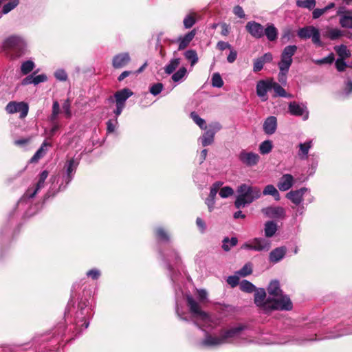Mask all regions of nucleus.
<instances>
[{
	"mask_svg": "<svg viewBox=\"0 0 352 352\" xmlns=\"http://www.w3.org/2000/svg\"><path fill=\"white\" fill-rule=\"evenodd\" d=\"M199 302H197L191 296H187L186 300L190 311L195 318V323L199 327H213L217 322L205 311L201 309L199 304L207 302V292L204 289L197 290Z\"/></svg>",
	"mask_w": 352,
	"mask_h": 352,
	"instance_id": "obj_1",
	"label": "nucleus"
},
{
	"mask_svg": "<svg viewBox=\"0 0 352 352\" xmlns=\"http://www.w3.org/2000/svg\"><path fill=\"white\" fill-rule=\"evenodd\" d=\"M266 298V292L263 289H257L254 294V302L256 305L266 311L272 310H291L292 302L288 296H282L281 298L271 299L270 296Z\"/></svg>",
	"mask_w": 352,
	"mask_h": 352,
	"instance_id": "obj_2",
	"label": "nucleus"
},
{
	"mask_svg": "<svg viewBox=\"0 0 352 352\" xmlns=\"http://www.w3.org/2000/svg\"><path fill=\"white\" fill-rule=\"evenodd\" d=\"M245 326L239 324L236 327H232L230 329L223 331L219 336H207L202 344L204 346H214L225 343L233 342L242 335V331Z\"/></svg>",
	"mask_w": 352,
	"mask_h": 352,
	"instance_id": "obj_3",
	"label": "nucleus"
},
{
	"mask_svg": "<svg viewBox=\"0 0 352 352\" xmlns=\"http://www.w3.org/2000/svg\"><path fill=\"white\" fill-rule=\"evenodd\" d=\"M238 195L234 202L236 208L245 207L246 205L251 204L255 199H258L261 195L259 188L256 186H248L245 184L240 185L237 188Z\"/></svg>",
	"mask_w": 352,
	"mask_h": 352,
	"instance_id": "obj_4",
	"label": "nucleus"
},
{
	"mask_svg": "<svg viewBox=\"0 0 352 352\" xmlns=\"http://www.w3.org/2000/svg\"><path fill=\"white\" fill-rule=\"evenodd\" d=\"M298 47L295 45L286 46L280 55V60L278 63L280 70L278 74V80L284 83L286 82V75L292 64L293 56L296 54Z\"/></svg>",
	"mask_w": 352,
	"mask_h": 352,
	"instance_id": "obj_5",
	"label": "nucleus"
},
{
	"mask_svg": "<svg viewBox=\"0 0 352 352\" xmlns=\"http://www.w3.org/2000/svg\"><path fill=\"white\" fill-rule=\"evenodd\" d=\"M3 47L10 51L12 58H18L25 53L26 43L21 36H11L4 41Z\"/></svg>",
	"mask_w": 352,
	"mask_h": 352,
	"instance_id": "obj_6",
	"label": "nucleus"
},
{
	"mask_svg": "<svg viewBox=\"0 0 352 352\" xmlns=\"http://www.w3.org/2000/svg\"><path fill=\"white\" fill-rule=\"evenodd\" d=\"M297 35L301 39L311 38L313 43L317 46L322 45L320 31L313 25H307L300 28L297 32Z\"/></svg>",
	"mask_w": 352,
	"mask_h": 352,
	"instance_id": "obj_7",
	"label": "nucleus"
},
{
	"mask_svg": "<svg viewBox=\"0 0 352 352\" xmlns=\"http://www.w3.org/2000/svg\"><path fill=\"white\" fill-rule=\"evenodd\" d=\"M270 247L271 243L269 240L263 238H254L243 243L241 249L261 252L268 251Z\"/></svg>",
	"mask_w": 352,
	"mask_h": 352,
	"instance_id": "obj_8",
	"label": "nucleus"
},
{
	"mask_svg": "<svg viewBox=\"0 0 352 352\" xmlns=\"http://www.w3.org/2000/svg\"><path fill=\"white\" fill-rule=\"evenodd\" d=\"M6 111L10 114L19 113V118L23 119L28 113L29 107L25 102L12 101L6 105Z\"/></svg>",
	"mask_w": 352,
	"mask_h": 352,
	"instance_id": "obj_9",
	"label": "nucleus"
},
{
	"mask_svg": "<svg viewBox=\"0 0 352 352\" xmlns=\"http://www.w3.org/2000/svg\"><path fill=\"white\" fill-rule=\"evenodd\" d=\"M221 129V125L219 122H214L208 125V129L200 138L203 146H207L213 143L214 135Z\"/></svg>",
	"mask_w": 352,
	"mask_h": 352,
	"instance_id": "obj_10",
	"label": "nucleus"
},
{
	"mask_svg": "<svg viewBox=\"0 0 352 352\" xmlns=\"http://www.w3.org/2000/svg\"><path fill=\"white\" fill-rule=\"evenodd\" d=\"M239 158L243 164L248 166H252L258 162L260 157L255 153L243 150L239 153Z\"/></svg>",
	"mask_w": 352,
	"mask_h": 352,
	"instance_id": "obj_11",
	"label": "nucleus"
},
{
	"mask_svg": "<svg viewBox=\"0 0 352 352\" xmlns=\"http://www.w3.org/2000/svg\"><path fill=\"white\" fill-rule=\"evenodd\" d=\"M245 28L254 38H260L264 36V28L258 23L249 21L247 23Z\"/></svg>",
	"mask_w": 352,
	"mask_h": 352,
	"instance_id": "obj_12",
	"label": "nucleus"
},
{
	"mask_svg": "<svg viewBox=\"0 0 352 352\" xmlns=\"http://www.w3.org/2000/svg\"><path fill=\"white\" fill-rule=\"evenodd\" d=\"M271 80H261L256 85V94L263 101L267 100V93L271 89Z\"/></svg>",
	"mask_w": 352,
	"mask_h": 352,
	"instance_id": "obj_13",
	"label": "nucleus"
},
{
	"mask_svg": "<svg viewBox=\"0 0 352 352\" xmlns=\"http://www.w3.org/2000/svg\"><path fill=\"white\" fill-rule=\"evenodd\" d=\"M289 111L291 114L296 116H302L304 120L308 118V111L304 105H300L296 102H290Z\"/></svg>",
	"mask_w": 352,
	"mask_h": 352,
	"instance_id": "obj_14",
	"label": "nucleus"
},
{
	"mask_svg": "<svg viewBox=\"0 0 352 352\" xmlns=\"http://www.w3.org/2000/svg\"><path fill=\"white\" fill-rule=\"evenodd\" d=\"M338 15L340 16V24L342 28L352 29V15L350 11H345L344 8H340L338 10Z\"/></svg>",
	"mask_w": 352,
	"mask_h": 352,
	"instance_id": "obj_15",
	"label": "nucleus"
},
{
	"mask_svg": "<svg viewBox=\"0 0 352 352\" xmlns=\"http://www.w3.org/2000/svg\"><path fill=\"white\" fill-rule=\"evenodd\" d=\"M307 190V189L306 188L292 190L287 194L286 197L294 204L299 205L302 202V197Z\"/></svg>",
	"mask_w": 352,
	"mask_h": 352,
	"instance_id": "obj_16",
	"label": "nucleus"
},
{
	"mask_svg": "<svg viewBox=\"0 0 352 352\" xmlns=\"http://www.w3.org/2000/svg\"><path fill=\"white\" fill-rule=\"evenodd\" d=\"M267 292L270 296H272L271 299H280L282 296H287L286 295L283 294L282 291L280 289L279 283L277 280H273L270 283Z\"/></svg>",
	"mask_w": 352,
	"mask_h": 352,
	"instance_id": "obj_17",
	"label": "nucleus"
},
{
	"mask_svg": "<svg viewBox=\"0 0 352 352\" xmlns=\"http://www.w3.org/2000/svg\"><path fill=\"white\" fill-rule=\"evenodd\" d=\"M262 212L270 218H283L285 217V210L282 207H268L263 209Z\"/></svg>",
	"mask_w": 352,
	"mask_h": 352,
	"instance_id": "obj_18",
	"label": "nucleus"
},
{
	"mask_svg": "<svg viewBox=\"0 0 352 352\" xmlns=\"http://www.w3.org/2000/svg\"><path fill=\"white\" fill-rule=\"evenodd\" d=\"M293 183V176L290 174H285L280 177L277 186L280 190L286 191L292 186Z\"/></svg>",
	"mask_w": 352,
	"mask_h": 352,
	"instance_id": "obj_19",
	"label": "nucleus"
},
{
	"mask_svg": "<svg viewBox=\"0 0 352 352\" xmlns=\"http://www.w3.org/2000/svg\"><path fill=\"white\" fill-rule=\"evenodd\" d=\"M130 56L128 53H122L115 56L113 58V66L118 69L125 66L130 61Z\"/></svg>",
	"mask_w": 352,
	"mask_h": 352,
	"instance_id": "obj_20",
	"label": "nucleus"
},
{
	"mask_svg": "<svg viewBox=\"0 0 352 352\" xmlns=\"http://www.w3.org/2000/svg\"><path fill=\"white\" fill-rule=\"evenodd\" d=\"M47 177L48 172L47 170H43L39 175V179L36 184V188L32 192L31 191V189H28L26 192V196L30 198H32L41 188H43L45 181Z\"/></svg>",
	"mask_w": 352,
	"mask_h": 352,
	"instance_id": "obj_21",
	"label": "nucleus"
},
{
	"mask_svg": "<svg viewBox=\"0 0 352 352\" xmlns=\"http://www.w3.org/2000/svg\"><path fill=\"white\" fill-rule=\"evenodd\" d=\"M277 127V120L274 116L268 117L264 122L263 130L265 133L272 135L273 134Z\"/></svg>",
	"mask_w": 352,
	"mask_h": 352,
	"instance_id": "obj_22",
	"label": "nucleus"
},
{
	"mask_svg": "<svg viewBox=\"0 0 352 352\" xmlns=\"http://www.w3.org/2000/svg\"><path fill=\"white\" fill-rule=\"evenodd\" d=\"M133 92L127 88L121 89L115 94V98L117 104L124 105L126 100L131 96Z\"/></svg>",
	"mask_w": 352,
	"mask_h": 352,
	"instance_id": "obj_23",
	"label": "nucleus"
},
{
	"mask_svg": "<svg viewBox=\"0 0 352 352\" xmlns=\"http://www.w3.org/2000/svg\"><path fill=\"white\" fill-rule=\"evenodd\" d=\"M196 34L195 30H192V31L187 33L185 36L182 37H179L178 39L179 41V50H184L192 41Z\"/></svg>",
	"mask_w": 352,
	"mask_h": 352,
	"instance_id": "obj_24",
	"label": "nucleus"
},
{
	"mask_svg": "<svg viewBox=\"0 0 352 352\" xmlns=\"http://www.w3.org/2000/svg\"><path fill=\"white\" fill-rule=\"evenodd\" d=\"M286 248L285 247H279L272 250L270 254V260L272 263L280 261L285 255Z\"/></svg>",
	"mask_w": 352,
	"mask_h": 352,
	"instance_id": "obj_25",
	"label": "nucleus"
},
{
	"mask_svg": "<svg viewBox=\"0 0 352 352\" xmlns=\"http://www.w3.org/2000/svg\"><path fill=\"white\" fill-rule=\"evenodd\" d=\"M264 35L270 41L276 40L278 36V30L276 27L272 24H268L265 29H264Z\"/></svg>",
	"mask_w": 352,
	"mask_h": 352,
	"instance_id": "obj_26",
	"label": "nucleus"
},
{
	"mask_svg": "<svg viewBox=\"0 0 352 352\" xmlns=\"http://www.w3.org/2000/svg\"><path fill=\"white\" fill-rule=\"evenodd\" d=\"M324 36L333 41L342 36L343 32L338 28H327Z\"/></svg>",
	"mask_w": 352,
	"mask_h": 352,
	"instance_id": "obj_27",
	"label": "nucleus"
},
{
	"mask_svg": "<svg viewBox=\"0 0 352 352\" xmlns=\"http://www.w3.org/2000/svg\"><path fill=\"white\" fill-rule=\"evenodd\" d=\"M312 146V141H308L299 144L298 155L301 159H307L309 148Z\"/></svg>",
	"mask_w": 352,
	"mask_h": 352,
	"instance_id": "obj_28",
	"label": "nucleus"
},
{
	"mask_svg": "<svg viewBox=\"0 0 352 352\" xmlns=\"http://www.w3.org/2000/svg\"><path fill=\"white\" fill-rule=\"evenodd\" d=\"M78 166V162L74 159H71L67 162V182H70L72 179V175L75 173Z\"/></svg>",
	"mask_w": 352,
	"mask_h": 352,
	"instance_id": "obj_29",
	"label": "nucleus"
},
{
	"mask_svg": "<svg viewBox=\"0 0 352 352\" xmlns=\"http://www.w3.org/2000/svg\"><path fill=\"white\" fill-rule=\"evenodd\" d=\"M271 89L274 91V96L288 97L285 90L277 82L272 80Z\"/></svg>",
	"mask_w": 352,
	"mask_h": 352,
	"instance_id": "obj_30",
	"label": "nucleus"
},
{
	"mask_svg": "<svg viewBox=\"0 0 352 352\" xmlns=\"http://www.w3.org/2000/svg\"><path fill=\"white\" fill-rule=\"evenodd\" d=\"M335 51L339 56V58H347L351 56V52L344 45H340L334 47Z\"/></svg>",
	"mask_w": 352,
	"mask_h": 352,
	"instance_id": "obj_31",
	"label": "nucleus"
},
{
	"mask_svg": "<svg viewBox=\"0 0 352 352\" xmlns=\"http://www.w3.org/2000/svg\"><path fill=\"white\" fill-rule=\"evenodd\" d=\"M277 230V225L273 221H267L265 225V234L267 237L272 236Z\"/></svg>",
	"mask_w": 352,
	"mask_h": 352,
	"instance_id": "obj_32",
	"label": "nucleus"
},
{
	"mask_svg": "<svg viewBox=\"0 0 352 352\" xmlns=\"http://www.w3.org/2000/svg\"><path fill=\"white\" fill-rule=\"evenodd\" d=\"M179 64L180 58H176L171 59L169 63L164 68L165 72L168 74H172Z\"/></svg>",
	"mask_w": 352,
	"mask_h": 352,
	"instance_id": "obj_33",
	"label": "nucleus"
},
{
	"mask_svg": "<svg viewBox=\"0 0 352 352\" xmlns=\"http://www.w3.org/2000/svg\"><path fill=\"white\" fill-rule=\"evenodd\" d=\"M263 195H272L273 196L276 200H279L280 195L277 189L273 185H267L265 187L263 190Z\"/></svg>",
	"mask_w": 352,
	"mask_h": 352,
	"instance_id": "obj_34",
	"label": "nucleus"
},
{
	"mask_svg": "<svg viewBox=\"0 0 352 352\" xmlns=\"http://www.w3.org/2000/svg\"><path fill=\"white\" fill-rule=\"evenodd\" d=\"M316 4V0H297L296 6L299 8H307L309 10H313Z\"/></svg>",
	"mask_w": 352,
	"mask_h": 352,
	"instance_id": "obj_35",
	"label": "nucleus"
},
{
	"mask_svg": "<svg viewBox=\"0 0 352 352\" xmlns=\"http://www.w3.org/2000/svg\"><path fill=\"white\" fill-rule=\"evenodd\" d=\"M184 56L188 60L190 61L191 66H194L198 61V56L195 50H187L184 53Z\"/></svg>",
	"mask_w": 352,
	"mask_h": 352,
	"instance_id": "obj_36",
	"label": "nucleus"
},
{
	"mask_svg": "<svg viewBox=\"0 0 352 352\" xmlns=\"http://www.w3.org/2000/svg\"><path fill=\"white\" fill-rule=\"evenodd\" d=\"M237 241H238L236 237H232L231 239L226 237L223 241L222 248L226 252L229 251L232 247H234L236 245Z\"/></svg>",
	"mask_w": 352,
	"mask_h": 352,
	"instance_id": "obj_37",
	"label": "nucleus"
},
{
	"mask_svg": "<svg viewBox=\"0 0 352 352\" xmlns=\"http://www.w3.org/2000/svg\"><path fill=\"white\" fill-rule=\"evenodd\" d=\"M272 149V143L270 140L263 142L259 146V151L261 154H268Z\"/></svg>",
	"mask_w": 352,
	"mask_h": 352,
	"instance_id": "obj_38",
	"label": "nucleus"
},
{
	"mask_svg": "<svg viewBox=\"0 0 352 352\" xmlns=\"http://www.w3.org/2000/svg\"><path fill=\"white\" fill-rule=\"evenodd\" d=\"M196 22V14L191 13L184 19V25L186 29L190 28Z\"/></svg>",
	"mask_w": 352,
	"mask_h": 352,
	"instance_id": "obj_39",
	"label": "nucleus"
},
{
	"mask_svg": "<svg viewBox=\"0 0 352 352\" xmlns=\"http://www.w3.org/2000/svg\"><path fill=\"white\" fill-rule=\"evenodd\" d=\"M47 144L46 142H44L43 145L41 146V148L35 153V154L33 155V157L30 159L31 163H35L37 162L39 159H41L45 153V151L44 149V147L46 146Z\"/></svg>",
	"mask_w": 352,
	"mask_h": 352,
	"instance_id": "obj_40",
	"label": "nucleus"
},
{
	"mask_svg": "<svg viewBox=\"0 0 352 352\" xmlns=\"http://www.w3.org/2000/svg\"><path fill=\"white\" fill-rule=\"evenodd\" d=\"M47 144L46 142H44L43 145L41 146V148L35 153V154L33 155V157L30 159L31 163H35L37 162L39 159H41L45 153V151L44 149V147L46 146Z\"/></svg>",
	"mask_w": 352,
	"mask_h": 352,
	"instance_id": "obj_41",
	"label": "nucleus"
},
{
	"mask_svg": "<svg viewBox=\"0 0 352 352\" xmlns=\"http://www.w3.org/2000/svg\"><path fill=\"white\" fill-rule=\"evenodd\" d=\"M240 289L245 292L251 293L255 290V286L250 282L243 280L239 284Z\"/></svg>",
	"mask_w": 352,
	"mask_h": 352,
	"instance_id": "obj_42",
	"label": "nucleus"
},
{
	"mask_svg": "<svg viewBox=\"0 0 352 352\" xmlns=\"http://www.w3.org/2000/svg\"><path fill=\"white\" fill-rule=\"evenodd\" d=\"M190 118L201 129H205L207 128L206 125V121L201 118L195 112H192L190 113Z\"/></svg>",
	"mask_w": 352,
	"mask_h": 352,
	"instance_id": "obj_43",
	"label": "nucleus"
},
{
	"mask_svg": "<svg viewBox=\"0 0 352 352\" xmlns=\"http://www.w3.org/2000/svg\"><path fill=\"white\" fill-rule=\"evenodd\" d=\"M34 67V63L32 60H27L21 65V70L23 74L25 75L33 70Z\"/></svg>",
	"mask_w": 352,
	"mask_h": 352,
	"instance_id": "obj_44",
	"label": "nucleus"
},
{
	"mask_svg": "<svg viewBox=\"0 0 352 352\" xmlns=\"http://www.w3.org/2000/svg\"><path fill=\"white\" fill-rule=\"evenodd\" d=\"M19 3V0H12L10 2L5 4L2 9V14H8L14 9Z\"/></svg>",
	"mask_w": 352,
	"mask_h": 352,
	"instance_id": "obj_45",
	"label": "nucleus"
},
{
	"mask_svg": "<svg viewBox=\"0 0 352 352\" xmlns=\"http://www.w3.org/2000/svg\"><path fill=\"white\" fill-rule=\"evenodd\" d=\"M187 74V69L186 67H182L179 68V69L172 76V79L174 82H179Z\"/></svg>",
	"mask_w": 352,
	"mask_h": 352,
	"instance_id": "obj_46",
	"label": "nucleus"
},
{
	"mask_svg": "<svg viewBox=\"0 0 352 352\" xmlns=\"http://www.w3.org/2000/svg\"><path fill=\"white\" fill-rule=\"evenodd\" d=\"M212 85L214 87L220 88L223 85V81L219 73H214L212 77Z\"/></svg>",
	"mask_w": 352,
	"mask_h": 352,
	"instance_id": "obj_47",
	"label": "nucleus"
},
{
	"mask_svg": "<svg viewBox=\"0 0 352 352\" xmlns=\"http://www.w3.org/2000/svg\"><path fill=\"white\" fill-rule=\"evenodd\" d=\"M219 195L222 198H227L234 194V190L230 186H225L220 189Z\"/></svg>",
	"mask_w": 352,
	"mask_h": 352,
	"instance_id": "obj_48",
	"label": "nucleus"
},
{
	"mask_svg": "<svg viewBox=\"0 0 352 352\" xmlns=\"http://www.w3.org/2000/svg\"><path fill=\"white\" fill-rule=\"evenodd\" d=\"M252 272V267L250 263L245 264L236 274L241 276H246Z\"/></svg>",
	"mask_w": 352,
	"mask_h": 352,
	"instance_id": "obj_49",
	"label": "nucleus"
},
{
	"mask_svg": "<svg viewBox=\"0 0 352 352\" xmlns=\"http://www.w3.org/2000/svg\"><path fill=\"white\" fill-rule=\"evenodd\" d=\"M222 184H223V183H221L220 182H217L214 183L210 188V194H209L208 197H210L212 198H215L216 195H217L218 191L219 190L220 187L222 186Z\"/></svg>",
	"mask_w": 352,
	"mask_h": 352,
	"instance_id": "obj_50",
	"label": "nucleus"
},
{
	"mask_svg": "<svg viewBox=\"0 0 352 352\" xmlns=\"http://www.w3.org/2000/svg\"><path fill=\"white\" fill-rule=\"evenodd\" d=\"M60 111V106L57 101H54L52 107V113L51 116V120L54 121Z\"/></svg>",
	"mask_w": 352,
	"mask_h": 352,
	"instance_id": "obj_51",
	"label": "nucleus"
},
{
	"mask_svg": "<svg viewBox=\"0 0 352 352\" xmlns=\"http://www.w3.org/2000/svg\"><path fill=\"white\" fill-rule=\"evenodd\" d=\"M162 89L163 85L162 83H157L151 87L150 92L154 96H156L162 91Z\"/></svg>",
	"mask_w": 352,
	"mask_h": 352,
	"instance_id": "obj_52",
	"label": "nucleus"
},
{
	"mask_svg": "<svg viewBox=\"0 0 352 352\" xmlns=\"http://www.w3.org/2000/svg\"><path fill=\"white\" fill-rule=\"evenodd\" d=\"M264 63L262 61V60L258 58L254 61V66H253V70L255 72L261 71L264 65Z\"/></svg>",
	"mask_w": 352,
	"mask_h": 352,
	"instance_id": "obj_53",
	"label": "nucleus"
},
{
	"mask_svg": "<svg viewBox=\"0 0 352 352\" xmlns=\"http://www.w3.org/2000/svg\"><path fill=\"white\" fill-rule=\"evenodd\" d=\"M336 67L339 72L344 71L346 67L344 58H338L336 61Z\"/></svg>",
	"mask_w": 352,
	"mask_h": 352,
	"instance_id": "obj_54",
	"label": "nucleus"
},
{
	"mask_svg": "<svg viewBox=\"0 0 352 352\" xmlns=\"http://www.w3.org/2000/svg\"><path fill=\"white\" fill-rule=\"evenodd\" d=\"M63 110L67 118L71 117L72 112H71V109H70V102L68 100L65 101V102L63 103Z\"/></svg>",
	"mask_w": 352,
	"mask_h": 352,
	"instance_id": "obj_55",
	"label": "nucleus"
},
{
	"mask_svg": "<svg viewBox=\"0 0 352 352\" xmlns=\"http://www.w3.org/2000/svg\"><path fill=\"white\" fill-rule=\"evenodd\" d=\"M54 75H55V77L58 80H62V81L66 80L67 78V75L66 72L63 69L57 70L55 72Z\"/></svg>",
	"mask_w": 352,
	"mask_h": 352,
	"instance_id": "obj_56",
	"label": "nucleus"
},
{
	"mask_svg": "<svg viewBox=\"0 0 352 352\" xmlns=\"http://www.w3.org/2000/svg\"><path fill=\"white\" fill-rule=\"evenodd\" d=\"M239 278L237 276H230L227 279V283L232 287L236 286L239 284Z\"/></svg>",
	"mask_w": 352,
	"mask_h": 352,
	"instance_id": "obj_57",
	"label": "nucleus"
},
{
	"mask_svg": "<svg viewBox=\"0 0 352 352\" xmlns=\"http://www.w3.org/2000/svg\"><path fill=\"white\" fill-rule=\"evenodd\" d=\"M324 13H326V12L324 10V8H316L312 12V17L314 19H317L322 15H323Z\"/></svg>",
	"mask_w": 352,
	"mask_h": 352,
	"instance_id": "obj_58",
	"label": "nucleus"
},
{
	"mask_svg": "<svg viewBox=\"0 0 352 352\" xmlns=\"http://www.w3.org/2000/svg\"><path fill=\"white\" fill-rule=\"evenodd\" d=\"M230 54H229V55H228V57H227V60H228V63H234V62L236 60V59L237 53H236V52L234 50H233L232 47H231V49H230Z\"/></svg>",
	"mask_w": 352,
	"mask_h": 352,
	"instance_id": "obj_59",
	"label": "nucleus"
},
{
	"mask_svg": "<svg viewBox=\"0 0 352 352\" xmlns=\"http://www.w3.org/2000/svg\"><path fill=\"white\" fill-rule=\"evenodd\" d=\"M217 47L218 50H221V51H223L225 50L226 49H231V45L227 43V42H224V41H219L217 44Z\"/></svg>",
	"mask_w": 352,
	"mask_h": 352,
	"instance_id": "obj_60",
	"label": "nucleus"
},
{
	"mask_svg": "<svg viewBox=\"0 0 352 352\" xmlns=\"http://www.w3.org/2000/svg\"><path fill=\"white\" fill-rule=\"evenodd\" d=\"M47 80V76L45 74H40L34 76L33 84L38 85L40 82H45Z\"/></svg>",
	"mask_w": 352,
	"mask_h": 352,
	"instance_id": "obj_61",
	"label": "nucleus"
},
{
	"mask_svg": "<svg viewBox=\"0 0 352 352\" xmlns=\"http://www.w3.org/2000/svg\"><path fill=\"white\" fill-rule=\"evenodd\" d=\"M233 12L235 15L239 16V18H243L245 16V14L242 7L239 6H236L234 8Z\"/></svg>",
	"mask_w": 352,
	"mask_h": 352,
	"instance_id": "obj_62",
	"label": "nucleus"
},
{
	"mask_svg": "<svg viewBox=\"0 0 352 352\" xmlns=\"http://www.w3.org/2000/svg\"><path fill=\"white\" fill-rule=\"evenodd\" d=\"M87 275L91 277L93 279H97L100 275L99 270L94 269L87 272Z\"/></svg>",
	"mask_w": 352,
	"mask_h": 352,
	"instance_id": "obj_63",
	"label": "nucleus"
},
{
	"mask_svg": "<svg viewBox=\"0 0 352 352\" xmlns=\"http://www.w3.org/2000/svg\"><path fill=\"white\" fill-rule=\"evenodd\" d=\"M157 236L160 240H168V236L167 234L161 228L157 230Z\"/></svg>",
	"mask_w": 352,
	"mask_h": 352,
	"instance_id": "obj_64",
	"label": "nucleus"
}]
</instances>
